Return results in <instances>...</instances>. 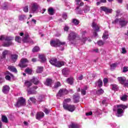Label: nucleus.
I'll use <instances>...</instances> for the list:
<instances>
[{"label":"nucleus","instance_id":"1","mask_svg":"<svg viewBox=\"0 0 128 128\" xmlns=\"http://www.w3.org/2000/svg\"><path fill=\"white\" fill-rule=\"evenodd\" d=\"M12 40H14V38L12 36H6L4 35L0 36V40H5L2 44V46L6 48H8V46H10L14 44L12 42Z\"/></svg>","mask_w":128,"mask_h":128},{"label":"nucleus","instance_id":"2","mask_svg":"<svg viewBox=\"0 0 128 128\" xmlns=\"http://www.w3.org/2000/svg\"><path fill=\"white\" fill-rule=\"evenodd\" d=\"M128 108V106L122 104L117 105L114 106V110H117V114H116V116L118 118H120L124 116V110Z\"/></svg>","mask_w":128,"mask_h":128},{"label":"nucleus","instance_id":"3","mask_svg":"<svg viewBox=\"0 0 128 128\" xmlns=\"http://www.w3.org/2000/svg\"><path fill=\"white\" fill-rule=\"evenodd\" d=\"M118 22L121 28H124L128 24V21L126 20V18H121L120 19L116 18L112 22V24H118Z\"/></svg>","mask_w":128,"mask_h":128},{"label":"nucleus","instance_id":"4","mask_svg":"<svg viewBox=\"0 0 128 128\" xmlns=\"http://www.w3.org/2000/svg\"><path fill=\"white\" fill-rule=\"evenodd\" d=\"M78 36V34L74 32H71L68 36V40L70 42V44H76V38Z\"/></svg>","mask_w":128,"mask_h":128},{"label":"nucleus","instance_id":"5","mask_svg":"<svg viewBox=\"0 0 128 128\" xmlns=\"http://www.w3.org/2000/svg\"><path fill=\"white\" fill-rule=\"evenodd\" d=\"M64 44H66V42H62L58 39L50 42V46L55 48L60 46H64Z\"/></svg>","mask_w":128,"mask_h":128},{"label":"nucleus","instance_id":"6","mask_svg":"<svg viewBox=\"0 0 128 128\" xmlns=\"http://www.w3.org/2000/svg\"><path fill=\"white\" fill-rule=\"evenodd\" d=\"M14 106L16 108H20V106H26V99L22 97L18 99L16 103L14 104Z\"/></svg>","mask_w":128,"mask_h":128},{"label":"nucleus","instance_id":"7","mask_svg":"<svg viewBox=\"0 0 128 128\" xmlns=\"http://www.w3.org/2000/svg\"><path fill=\"white\" fill-rule=\"evenodd\" d=\"M68 94V90L66 88H61L59 90L58 93L56 94V97L58 98H62L63 96H64L66 94Z\"/></svg>","mask_w":128,"mask_h":128},{"label":"nucleus","instance_id":"8","mask_svg":"<svg viewBox=\"0 0 128 128\" xmlns=\"http://www.w3.org/2000/svg\"><path fill=\"white\" fill-rule=\"evenodd\" d=\"M63 108L64 110H68V112H72L76 110V106L74 105H70L68 104H64L63 105Z\"/></svg>","mask_w":128,"mask_h":128},{"label":"nucleus","instance_id":"9","mask_svg":"<svg viewBox=\"0 0 128 128\" xmlns=\"http://www.w3.org/2000/svg\"><path fill=\"white\" fill-rule=\"evenodd\" d=\"M28 60L26 58H23L20 60V63L19 64L20 68H26L28 66Z\"/></svg>","mask_w":128,"mask_h":128},{"label":"nucleus","instance_id":"10","mask_svg":"<svg viewBox=\"0 0 128 128\" xmlns=\"http://www.w3.org/2000/svg\"><path fill=\"white\" fill-rule=\"evenodd\" d=\"M38 5L36 3H34L31 6V9L30 12L32 14H34L38 10Z\"/></svg>","mask_w":128,"mask_h":128},{"label":"nucleus","instance_id":"11","mask_svg":"<svg viewBox=\"0 0 128 128\" xmlns=\"http://www.w3.org/2000/svg\"><path fill=\"white\" fill-rule=\"evenodd\" d=\"M100 10L102 12H104L106 14H112V9H110L106 6H101Z\"/></svg>","mask_w":128,"mask_h":128},{"label":"nucleus","instance_id":"12","mask_svg":"<svg viewBox=\"0 0 128 128\" xmlns=\"http://www.w3.org/2000/svg\"><path fill=\"white\" fill-rule=\"evenodd\" d=\"M10 86L8 85H4L2 87V92L4 94H8L10 92Z\"/></svg>","mask_w":128,"mask_h":128},{"label":"nucleus","instance_id":"13","mask_svg":"<svg viewBox=\"0 0 128 128\" xmlns=\"http://www.w3.org/2000/svg\"><path fill=\"white\" fill-rule=\"evenodd\" d=\"M44 116V112H38L36 116V120H42V118Z\"/></svg>","mask_w":128,"mask_h":128},{"label":"nucleus","instance_id":"14","mask_svg":"<svg viewBox=\"0 0 128 128\" xmlns=\"http://www.w3.org/2000/svg\"><path fill=\"white\" fill-rule=\"evenodd\" d=\"M92 26L95 32H100V26L95 22L92 23Z\"/></svg>","mask_w":128,"mask_h":128},{"label":"nucleus","instance_id":"15","mask_svg":"<svg viewBox=\"0 0 128 128\" xmlns=\"http://www.w3.org/2000/svg\"><path fill=\"white\" fill-rule=\"evenodd\" d=\"M80 95H74L73 96V101L74 104H78V102H80Z\"/></svg>","mask_w":128,"mask_h":128},{"label":"nucleus","instance_id":"16","mask_svg":"<svg viewBox=\"0 0 128 128\" xmlns=\"http://www.w3.org/2000/svg\"><path fill=\"white\" fill-rule=\"evenodd\" d=\"M82 44H85L86 40H88L86 37V31L84 30L82 32Z\"/></svg>","mask_w":128,"mask_h":128},{"label":"nucleus","instance_id":"17","mask_svg":"<svg viewBox=\"0 0 128 128\" xmlns=\"http://www.w3.org/2000/svg\"><path fill=\"white\" fill-rule=\"evenodd\" d=\"M38 58L41 62H46V56L44 54H39Z\"/></svg>","mask_w":128,"mask_h":128},{"label":"nucleus","instance_id":"18","mask_svg":"<svg viewBox=\"0 0 128 128\" xmlns=\"http://www.w3.org/2000/svg\"><path fill=\"white\" fill-rule=\"evenodd\" d=\"M88 87L86 86L81 89V94L82 96H86V90H88Z\"/></svg>","mask_w":128,"mask_h":128},{"label":"nucleus","instance_id":"19","mask_svg":"<svg viewBox=\"0 0 128 128\" xmlns=\"http://www.w3.org/2000/svg\"><path fill=\"white\" fill-rule=\"evenodd\" d=\"M70 72V70L68 68H64L62 70V74L64 76H67Z\"/></svg>","mask_w":128,"mask_h":128},{"label":"nucleus","instance_id":"20","mask_svg":"<svg viewBox=\"0 0 128 128\" xmlns=\"http://www.w3.org/2000/svg\"><path fill=\"white\" fill-rule=\"evenodd\" d=\"M6 74H7L5 77V78L7 80H10V76H12V78L14 77V76L8 71L6 72Z\"/></svg>","mask_w":128,"mask_h":128},{"label":"nucleus","instance_id":"21","mask_svg":"<svg viewBox=\"0 0 128 128\" xmlns=\"http://www.w3.org/2000/svg\"><path fill=\"white\" fill-rule=\"evenodd\" d=\"M57 62H58V60H56V58H52L50 60V64H51L52 66H56Z\"/></svg>","mask_w":128,"mask_h":128},{"label":"nucleus","instance_id":"22","mask_svg":"<svg viewBox=\"0 0 128 128\" xmlns=\"http://www.w3.org/2000/svg\"><path fill=\"white\" fill-rule=\"evenodd\" d=\"M82 10L84 14H86L90 10V6H89L86 5L83 8Z\"/></svg>","mask_w":128,"mask_h":128},{"label":"nucleus","instance_id":"23","mask_svg":"<svg viewBox=\"0 0 128 128\" xmlns=\"http://www.w3.org/2000/svg\"><path fill=\"white\" fill-rule=\"evenodd\" d=\"M118 82H120V84H124V82H126V77L123 76V77H118Z\"/></svg>","mask_w":128,"mask_h":128},{"label":"nucleus","instance_id":"24","mask_svg":"<svg viewBox=\"0 0 128 128\" xmlns=\"http://www.w3.org/2000/svg\"><path fill=\"white\" fill-rule=\"evenodd\" d=\"M18 56L16 54H11V60L14 62H16V60H18Z\"/></svg>","mask_w":128,"mask_h":128},{"label":"nucleus","instance_id":"25","mask_svg":"<svg viewBox=\"0 0 128 128\" xmlns=\"http://www.w3.org/2000/svg\"><path fill=\"white\" fill-rule=\"evenodd\" d=\"M63 66H64V62L63 61H57L56 64V68H62Z\"/></svg>","mask_w":128,"mask_h":128},{"label":"nucleus","instance_id":"26","mask_svg":"<svg viewBox=\"0 0 128 128\" xmlns=\"http://www.w3.org/2000/svg\"><path fill=\"white\" fill-rule=\"evenodd\" d=\"M8 70H10V72H15L16 74L18 72V70L14 66H8Z\"/></svg>","mask_w":128,"mask_h":128},{"label":"nucleus","instance_id":"27","mask_svg":"<svg viewBox=\"0 0 128 128\" xmlns=\"http://www.w3.org/2000/svg\"><path fill=\"white\" fill-rule=\"evenodd\" d=\"M52 80L50 78H47L46 82H45L46 86H52Z\"/></svg>","mask_w":128,"mask_h":128},{"label":"nucleus","instance_id":"28","mask_svg":"<svg viewBox=\"0 0 128 128\" xmlns=\"http://www.w3.org/2000/svg\"><path fill=\"white\" fill-rule=\"evenodd\" d=\"M31 82L34 84H38L39 81L38 78H36L35 77H32V78L30 80Z\"/></svg>","mask_w":128,"mask_h":128},{"label":"nucleus","instance_id":"29","mask_svg":"<svg viewBox=\"0 0 128 128\" xmlns=\"http://www.w3.org/2000/svg\"><path fill=\"white\" fill-rule=\"evenodd\" d=\"M68 128H80V126L76 124L72 123L71 124L68 126Z\"/></svg>","mask_w":128,"mask_h":128},{"label":"nucleus","instance_id":"30","mask_svg":"<svg viewBox=\"0 0 128 128\" xmlns=\"http://www.w3.org/2000/svg\"><path fill=\"white\" fill-rule=\"evenodd\" d=\"M103 40H108V31H105L103 34L102 36Z\"/></svg>","mask_w":128,"mask_h":128},{"label":"nucleus","instance_id":"31","mask_svg":"<svg viewBox=\"0 0 128 128\" xmlns=\"http://www.w3.org/2000/svg\"><path fill=\"white\" fill-rule=\"evenodd\" d=\"M76 6H82L84 4V2H82V0H76Z\"/></svg>","mask_w":128,"mask_h":128},{"label":"nucleus","instance_id":"32","mask_svg":"<svg viewBox=\"0 0 128 128\" xmlns=\"http://www.w3.org/2000/svg\"><path fill=\"white\" fill-rule=\"evenodd\" d=\"M27 92H28V94H36V91L32 90V89H27Z\"/></svg>","mask_w":128,"mask_h":128},{"label":"nucleus","instance_id":"33","mask_svg":"<svg viewBox=\"0 0 128 128\" xmlns=\"http://www.w3.org/2000/svg\"><path fill=\"white\" fill-rule=\"evenodd\" d=\"M44 70V67L42 66H38L36 70L37 74H42Z\"/></svg>","mask_w":128,"mask_h":128},{"label":"nucleus","instance_id":"34","mask_svg":"<svg viewBox=\"0 0 128 128\" xmlns=\"http://www.w3.org/2000/svg\"><path fill=\"white\" fill-rule=\"evenodd\" d=\"M18 20L21 22H24V20H26V15H20L18 16Z\"/></svg>","mask_w":128,"mask_h":128},{"label":"nucleus","instance_id":"35","mask_svg":"<svg viewBox=\"0 0 128 128\" xmlns=\"http://www.w3.org/2000/svg\"><path fill=\"white\" fill-rule=\"evenodd\" d=\"M48 13L50 14V16H54V10L52 8H50L48 9Z\"/></svg>","mask_w":128,"mask_h":128},{"label":"nucleus","instance_id":"36","mask_svg":"<svg viewBox=\"0 0 128 128\" xmlns=\"http://www.w3.org/2000/svg\"><path fill=\"white\" fill-rule=\"evenodd\" d=\"M61 86H62V84H60V82H58L54 84V86H53L52 88L56 89Z\"/></svg>","mask_w":128,"mask_h":128},{"label":"nucleus","instance_id":"37","mask_svg":"<svg viewBox=\"0 0 128 128\" xmlns=\"http://www.w3.org/2000/svg\"><path fill=\"white\" fill-rule=\"evenodd\" d=\"M110 86L112 90H118V85L116 84H112L110 85Z\"/></svg>","mask_w":128,"mask_h":128},{"label":"nucleus","instance_id":"38","mask_svg":"<svg viewBox=\"0 0 128 128\" xmlns=\"http://www.w3.org/2000/svg\"><path fill=\"white\" fill-rule=\"evenodd\" d=\"M2 122H5V124H8V117H6V116H2Z\"/></svg>","mask_w":128,"mask_h":128},{"label":"nucleus","instance_id":"39","mask_svg":"<svg viewBox=\"0 0 128 128\" xmlns=\"http://www.w3.org/2000/svg\"><path fill=\"white\" fill-rule=\"evenodd\" d=\"M8 2H4L3 4L2 5V10H8Z\"/></svg>","mask_w":128,"mask_h":128},{"label":"nucleus","instance_id":"40","mask_svg":"<svg viewBox=\"0 0 128 128\" xmlns=\"http://www.w3.org/2000/svg\"><path fill=\"white\" fill-rule=\"evenodd\" d=\"M96 84L98 86L99 88H102V80H98L96 82Z\"/></svg>","mask_w":128,"mask_h":128},{"label":"nucleus","instance_id":"41","mask_svg":"<svg viewBox=\"0 0 128 128\" xmlns=\"http://www.w3.org/2000/svg\"><path fill=\"white\" fill-rule=\"evenodd\" d=\"M104 92L102 90V89H100V90H98L96 91V94L98 96L102 94H104Z\"/></svg>","mask_w":128,"mask_h":128},{"label":"nucleus","instance_id":"42","mask_svg":"<svg viewBox=\"0 0 128 128\" xmlns=\"http://www.w3.org/2000/svg\"><path fill=\"white\" fill-rule=\"evenodd\" d=\"M15 40L16 42H17L20 44V42H22V38L19 36H16L15 38Z\"/></svg>","mask_w":128,"mask_h":128},{"label":"nucleus","instance_id":"43","mask_svg":"<svg viewBox=\"0 0 128 128\" xmlns=\"http://www.w3.org/2000/svg\"><path fill=\"white\" fill-rule=\"evenodd\" d=\"M32 52H40V47H38V46H36L35 47H34L33 48Z\"/></svg>","mask_w":128,"mask_h":128},{"label":"nucleus","instance_id":"44","mask_svg":"<svg viewBox=\"0 0 128 128\" xmlns=\"http://www.w3.org/2000/svg\"><path fill=\"white\" fill-rule=\"evenodd\" d=\"M121 100H122L123 102H126V100H128V96L124 94L122 95V97H120Z\"/></svg>","mask_w":128,"mask_h":128},{"label":"nucleus","instance_id":"45","mask_svg":"<svg viewBox=\"0 0 128 128\" xmlns=\"http://www.w3.org/2000/svg\"><path fill=\"white\" fill-rule=\"evenodd\" d=\"M25 72H26L28 74H32V69H30V68H27L25 70Z\"/></svg>","mask_w":128,"mask_h":128},{"label":"nucleus","instance_id":"46","mask_svg":"<svg viewBox=\"0 0 128 128\" xmlns=\"http://www.w3.org/2000/svg\"><path fill=\"white\" fill-rule=\"evenodd\" d=\"M72 24H75V26H78V24H80V21H78V20L76 19H73L72 20Z\"/></svg>","mask_w":128,"mask_h":128},{"label":"nucleus","instance_id":"47","mask_svg":"<svg viewBox=\"0 0 128 128\" xmlns=\"http://www.w3.org/2000/svg\"><path fill=\"white\" fill-rule=\"evenodd\" d=\"M97 44L98 46H104V42L102 40H100L98 41Z\"/></svg>","mask_w":128,"mask_h":128},{"label":"nucleus","instance_id":"48","mask_svg":"<svg viewBox=\"0 0 128 128\" xmlns=\"http://www.w3.org/2000/svg\"><path fill=\"white\" fill-rule=\"evenodd\" d=\"M66 82H68V84H72V83L74 82L72 81V78H68L66 80Z\"/></svg>","mask_w":128,"mask_h":128},{"label":"nucleus","instance_id":"49","mask_svg":"<svg viewBox=\"0 0 128 128\" xmlns=\"http://www.w3.org/2000/svg\"><path fill=\"white\" fill-rule=\"evenodd\" d=\"M32 82L29 81H26L25 82V86H27V88H30V86H32Z\"/></svg>","mask_w":128,"mask_h":128},{"label":"nucleus","instance_id":"50","mask_svg":"<svg viewBox=\"0 0 128 128\" xmlns=\"http://www.w3.org/2000/svg\"><path fill=\"white\" fill-rule=\"evenodd\" d=\"M71 100L70 98H66L65 99L63 102V106L64 104H68V102H70Z\"/></svg>","mask_w":128,"mask_h":128},{"label":"nucleus","instance_id":"51","mask_svg":"<svg viewBox=\"0 0 128 128\" xmlns=\"http://www.w3.org/2000/svg\"><path fill=\"white\" fill-rule=\"evenodd\" d=\"M28 35L26 34L25 35L24 38L22 39V41L24 42H28Z\"/></svg>","mask_w":128,"mask_h":128},{"label":"nucleus","instance_id":"52","mask_svg":"<svg viewBox=\"0 0 128 128\" xmlns=\"http://www.w3.org/2000/svg\"><path fill=\"white\" fill-rule=\"evenodd\" d=\"M117 64H112L110 65V70H114L116 68Z\"/></svg>","mask_w":128,"mask_h":128},{"label":"nucleus","instance_id":"53","mask_svg":"<svg viewBox=\"0 0 128 128\" xmlns=\"http://www.w3.org/2000/svg\"><path fill=\"white\" fill-rule=\"evenodd\" d=\"M30 100L32 102H33V104H36V98H34V97H30Z\"/></svg>","mask_w":128,"mask_h":128},{"label":"nucleus","instance_id":"54","mask_svg":"<svg viewBox=\"0 0 128 128\" xmlns=\"http://www.w3.org/2000/svg\"><path fill=\"white\" fill-rule=\"evenodd\" d=\"M8 54V50H5L4 51V52H2V56L4 58H6V54Z\"/></svg>","mask_w":128,"mask_h":128},{"label":"nucleus","instance_id":"55","mask_svg":"<svg viewBox=\"0 0 128 128\" xmlns=\"http://www.w3.org/2000/svg\"><path fill=\"white\" fill-rule=\"evenodd\" d=\"M24 12H28V6H26L24 7Z\"/></svg>","mask_w":128,"mask_h":128},{"label":"nucleus","instance_id":"56","mask_svg":"<svg viewBox=\"0 0 128 128\" xmlns=\"http://www.w3.org/2000/svg\"><path fill=\"white\" fill-rule=\"evenodd\" d=\"M128 72V67H126V66L124 67L122 72Z\"/></svg>","mask_w":128,"mask_h":128},{"label":"nucleus","instance_id":"57","mask_svg":"<svg viewBox=\"0 0 128 128\" xmlns=\"http://www.w3.org/2000/svg\"><path fill=\"white\" fill-rule=\"evenodd\" d=\"M76 13L78 14H84V10H78Z\"/></svg>","mask_w":128,"mask_h":128},{"label":"nucleus","instance_id":"58","mask_svg":"<svg viewBox=\"0 0 128 128\" xmlns=\"http://www.w3.org/2000/svg\"><path fill=\"white\" fill-rule=\"evenodd\" d=\"M122 54H126V48H122Z\"/></svg>","mask_w":128,"mask_h":128},{"label":"nucleus","instance_id":"59","mask_svg":"<svg viewBox=\"0 0 128 128\" xmlns=\"http://www.w3.org/2000/svg\"><path fill=\"white\" fill-rule=\"evenodd\" d=\"M38 101L40 102H42V96H39V97L38 98Z\"/></svg>","mask_w":128,"mask_h":128},{"label":"nucleus","instance_id":"60","mask_svg":"<svg viewBox=\"0 0 128 128\" xmlns=\"http://www.w3.org/2000/svg\"><path fill=\"white\" fill-rule=\"evenodd\" d=\"M104 83V84H108V78H104V80H103Z\"/></svg>","mask_w":128,"mask_h":128},{"label":"nucleus","instance_id":"61","mask_svg":"<svg viewBox=\"0 0 128 128\" xmlns=\"http://www.w3.org/2000/svg\"><path fill=\"white\" fill-rule=\"evenodd\" d=\"M63 18H64V20H66V18H68V14H66V13H64L62 15Z\"/></svg>","mask_w":128,"mask_h":128},{"label":"nucleus","instance_id":"62","mask_svg":"<svg viewBox=\"0 0 128 128\" xmlns=\"http://www.w3.org/2000/svg\"><path fill=\"white\" fill-rule=\"evenodd\" d=\"M44 112L45 114H50V110H48V108H45L44 110Z\"/></svg>","mask_w":128,"mask_h":128},{"label":"nucleus","instance_id":"63","mask_svg":"<svg viewBox=\"0 0 128 128\" xmlns=\"http://www.w3.org/2000/svg\"><path fill=\"white\" fill-rule=\"evenodd\" d=\"M83 78V76L82 74H80L78 78V80H82Z\"/></svg>","mask_w":128,"mask_h":128},{"label":"nucleus","instance_id":"64","mask_svg":"<svg viewBox=\"0 0 128 128\" xmlns=\"http://www.w3.org/2000/svg\"><path fill=\"white\" fill-rule=\"evenodd\" d=\"M69 29L70 28L68 26H65V27L64 28V30H65V32H68Z\"/></svg>","mask_w":128,"mask_h":128}]
</instances>
